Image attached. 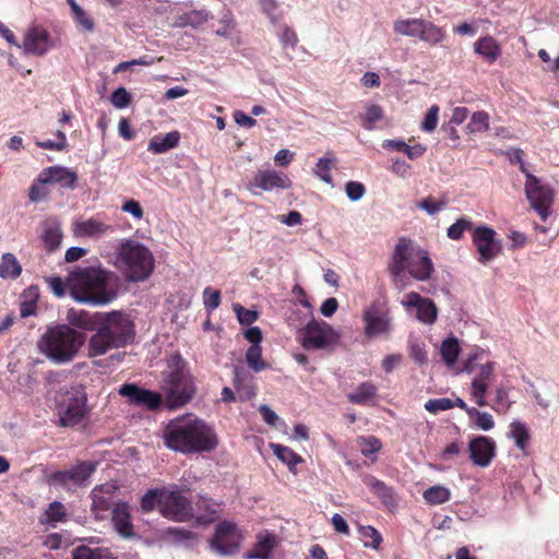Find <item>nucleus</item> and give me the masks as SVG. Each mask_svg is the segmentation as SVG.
<instances>
[{
  "label": "nucleus",
  "instance_id": "nucleus-1",
  "mask_svg": "<svg viewBox=\"0 0 559 559\" xmlns=\"http://www.w3.org/2000/svg\"><path fill=\"white\" fill-rule=\"evenodd\" d=\"M165 445L183 454L209 452L217 445L213 429L193 414L178 416L164 429Z\"/></svg>",
  "mask_w": 559,
  "mask_h": 559
},
{
  "label": "nucleus",
  "instance_id": "nucleus-2",
  "mask_svg": "<svg viewBox=\"0 0 559 559\" xmlns=\"http://www.w3.org/2000/svg\"><path fill=\"white\" fill-rule=\"evenodd\" d=\"M110 263L130 283L147 281L155 269V257L147 246L134 239H121L114 246Z\"/></svg>",
  "mask_w": 559,
  "mask_h": 559
},
{
  "label": "nucleus",
  "instance_id": "nucleus-3",
  "mask_svg": "<svg viewBox=\"0 0 559 559\" xmlns=\"http://www.w3.org/2000/svg\"><path fill=\"white\" fill-rule=\"evenodd\" d=\"M86 342V335L69 324L48 328L38 347L55 364L72 361Z\"/></svg>",
  "mask_w": 559,
  "mask_h": 559
},
{
  "label": "nucleus",
  "instance_id": "nucleus-4",
  "mask_svg": "<svg viewBox=\"0 0 559 559\" xmlns=\"http://www.w3.org/2000/svg\"><path fill=\"white\" fill-rule=\"evenodd\" d=\"M160 389L169 408L189 403L195 394V383L187 362L179 354L170 355L163 373Z\"/></svg>",
  "mask_w": 559,
  "mask_h": 559
},
{
  "label": "nucleus",
  "instance_id": "nucleus-5",
  "mask_svg": "<svg viewBox=\"0 0 559 559\" xmlns=\"http://www.w3.org/2000/svg\"><path fill=\"white\" fill-rule=\"evenodd\" d=\"M71 297L84 304H105V270L80 267L70 273L67 280Z\"/></svg>",
  "mask_w": 559,
  "mask_h": 559
},
{
  "label": "nucleus",
  "instance_id": "nucleus-6",
  "mask_svg": "<svg viewBox=\"0 0 559 559\" xmlns=\"http://www.w3.org/2000/svg\"><path fill=\"white\" fill-rule=\"evenodd\" d=\"M400 253V263L408 274L417 281H427L433 272V264L426 250L414 245L411 240L402 238L395 246L393 255Z\"/></svg>",
  "mask_w": 559,
  "mask_h": 559
},
{
  "label": "nucleus",
  "instance_id": "nucleus-7",
  "mask_svg": "<svg viewBox=\"0 0 559 559\" xmlns=\"http://www.w3.org/2000/svg\"><path fill=\"white\" fill-rule=\"evenodd\" d=\"M395 34L407 37H417L431 46L441 44L445 38L442 27L423 19H397L393 22Z\"/></svg>",
  "mask_w": 559,
  "mask_h": 559
},
{
  "label": "nucleus",
  "instance_id": "nucleus-8",
  "mask_svg": "<svg viewBox=\"0 0 559 559\" xmlns=\"http://www.w3.org/2000/svg\"><path fill=\"white\" fill-rule=\"evenodd\" d=\"M57 409L61 426L76 425L86 413V393L81 386H72L59 395Z\"/></svg>",
  "mask_w": 559,
  "mask_h": 559
},
{
  "label": "nucleus",
  "instance_id": "nucleus-9",
  "mask_svg": "<svg viewBox=\"0 0 559 559\" xmlns=\"http://www.w3.org/2000/svg\"><path fill=\"white\" fill-rule=\"evenodd\" d=\"M97 463L83 461L64 471H56L47 476L51 486H60L69 491L86 486L87 480L95 472Z\"/></svg>",
  "mask_w": 559,
  "mask_h": 559
},
{
  "label": "nucleus",
  "instance_id": "nucleus-10",
  "mask_svg": "<svg viewBox=\"0 0 559 559\" xmlns=\"http://www.w3.org/2000/svg\"><path fill=\"white\" fill-rule=\"evenodd\" d=\"M525 177L524 189L526 198L531 206L545 222L549 216V209L554 202V192L549 186L543 185L540 180L531 173H526Z\"/></svg>",
  "mask_w": 559,
  "mask_h": 559
},
{
  "label": "nucleus",
  "instance_id": "nucleus-11",
  "mask_svg": "<svg viewBox=\"0 0 559 559\" xmlns=\"http://www.w3.org/2000/svg\"><path fill=\"white\" fill-rule=\"evenodd\" d=\"M133 336L134 325L127 314L120 311L107 313V349L126 346Z\"/></svg>",
  "mask_w": 559,
  "mask_h": 559
},
{
  "label": "nucleus",
  "instance_id": "nucleus-12",
  "mask_svg": "<svg viewBox=\"0 0 559 559\" xmlns=\"http://www.w3.org/2000/svg\"><path fill=\"white\" fill-rule=\"evenodd\" d=\"M337 337L330 324L311 320L301 332V345L306 349H320L335 342Z\"/></svg>",
  "mask_w": 559,
  "mask_h": 559
},
{
  "label": "nucleus",
  "instance_id": "nucleus-13",
  "mask_svg": "<svg viewBox=\"0 0 559 559\" xmlns=\"http://www.w3.org/2000/svg\"><path fill=\"white\" fill-rule=\"evenodd\" d=\"M162 514L169 520L183 522L192 516L191 502L180 491L166 489L162 495Z\"/></svg>",
  "mask_w": 559,
  "mask_h": 559
},
{
  "label": "nucleus",
  "instance_id": "nucleus-14",
  "mask_svg": "<svg viewBox=\"0 0 559 559\" xmlns=\"http://www.w3.org/2000/svg\"><path fill=\"white\" fill-rule=\"evenodd\" d=\"M473 242L479 254L478 261L481 264L491 262L501 252V243L496 240V231L486 226L475 228Z\"/></svg>",
  "mask_w": 559,
  "mask_h": 559
},
{
  "label": "nucleus",
  "instance_id": "nucleus-15",
  "mask_svg": "<svg viewBox=\"0 0 559 559\" xmlns=\"http://www.w3.org/2000/svg\"><path fill=\"white\" fill-rule=\"evenodd\" d=\"M401 305L407 312L416 310V318L424 324L435 323L438 314L436 304L429 299L420 296L418 293L412 292L406 294L401 300Z\"/></svg>",
  "mask_w": 559,
  "mask_h": 559
},
{
  "label": "nucleus",
  "instance_id": "nucleus-16",
  "mask_svg": "<svg viewBox=\"0 0 559 559\" xmlns=\"http://www.w3.org/2000/svg\"><path fill=\"white\" fill-rule=\"evenodd\" d=\"M240 539L236 524L222 522L216 526L212 548L221 555H231L238 549Z\"/></svg>",
  "mask_w": 559,
  "mask_h": 559
},
{
  "label": "nucleus",
  "instance_id": "nucleus-17",
  "mask_svg": "<svg viewBox=\"0 0 559 559\" xmlns=\"http://www.w3.org/2000/svg\"><path fill=\"white\" fill-rule=\"evenodd\" d=\"M496 442L486 436L473 437L468 442V452L472 463L479 467H487L496 456Z\"/></svg>",
  "mask_w": 559,
  "mask_h": 559
},
{
  "label": "nucleus",
  "instance_id": "nucleus-18",
  "mask_svg": "<svg viewBox=\"0 0 559 559\" xmlns=\"http://www.w3.org/2000/svg\"><path fill=\"white\" fill-rule=\"evenodd\" d=\"M67 321L71 328L83 331H105V313L90 312L87 310L69 309Z\"/></svg>",
  "mask_w": 559,
  "mask_h": 559
},
{
  "label": "nucleus",
  "instance_id": "nucleus-19",
  "mask_svg": "<svg viewBox=\"0 0 559 559\" xmlns=\"http://www.w3.org/2000/svg\"><path fill=\"white\" fill-rule=\"evenodd\" d=\"M292 187V180L287 175L275 170H258L252 180L248 185V189L254 192V188L263 191H272L273 189L286 190Z\"/></svg>",
  "mask_w": 559,
  "mask_h": 559
},
{
  "label": "nucleus",
  "instance_id": "nucleus-20",
  "mask_svg": "<svg viewBox=\"0 0 559 559\" xmlns=\"http://www.w3.org/2000/svg\"><path fill=\"white\" fill-rule=\"evenodd\" d=\"M118 393L127 397L130 403L145 406L148 409H156L162 404V395L159 393L140 388L133 383L121 385Z\"/></svg>",
  "mask_w": 559,
  "mask_h": 559
},
{
  "label": "nucleus",
  "instance_id": "nucleus-21",
  "mask_svg": "<svg viewBox=\"0 0 559 559\" xmlns=\"http://www.w3.org/2000/svg\"><path fill=\"white\" fill-rule=\"evenodd\" d=\"M493 362L483 364L472 380L471 396L479 407L488 405L486 394L493 380Z\"/></svg>",
  "mask_w": 559,
  "mask_h": 559
},
{
  "label": "nucleus",
  "instance_id": "nucleus-22",
  "mask_svg": "<svg viewBox=\"0 0 559 559\" xmlns=\"http://www.w3.org/2000/svg\"><path fill=\"white\" fill-rule=\"evenodd\" d=\"M362 320L366 324L365 334L368 337L386 334L391 330V319L380 311L377 304H372L365 310Z\"/></svg>",
  "mask_w": 559,
  "mask_h": 559
},
{
  "label": "nucleus",
  "instance_id": "nucleus-23",
  "mask_svg": "<svg viewBox=\"0 0 559 559\" xmlns=\"http://www.w3.org/2000/svg\"><path fill=\"white\" fill-rule=\"evenodd\" d=\"M21 48L25 53L44 56L50 48V34L39 25L33 26L25 33Z\"/></svg>",
  "mask_w": 559,
  "mask_h": 559
},
{
  "label": "nucleus",
  "instance_id": "nucleus-24",
  "mask_svg": "<svg viewBox=\"0 0 559 559\" xmlns=\"http://www.w3.org/2000/svg\"><path fill=\"white\" fill-rule=\"evenodd\" d=\"M76 181L75 173L60 166L45 168L38 176L39 183H58L63 188H74Z\"/></svg>",
  "mask_w": 559,
  "mask_h": 559
},
{
  "label": "nucleus",
  "instance_id": "nucleus-25",
  "mask_svg": "<svg viewBox=\"0 0 559 559\" xmlns=\"http://www.w3.org/2000/svg\"><path fill=\"white\" fill-rule=\"evenodd\" d=\"M111 523L115 531L124 538L134 535V528L130 515V507L126 502L115 504L111 511Z\"/></svg>",
  "mask_w": 559,
  "mask_h": 559
},
{
  "label": "nucleus",
  "instance_id": "nucleus-26",
  "mask_svg": "<svg viewBox=\"0 0 559 559\" xmlns=\"http://www.w3.org/2000/svg\"><path fill=\"white\" fill-rule=\"evenodd\" d=\"M45 249L48 252H53L59 249L63 233L61 229V224L57 218L50 217L44 221L41 226V236H40Z\"/></svg>",
  "mask_w": 559,
  "mask_h": 559
},
{
  "label": "nucleus",
  "instance_id": "nucleus-27",
  "mask_svg": "<svg viewBox=\"0 0 559 559\" xmlns=\"http://www.w3.org/2000/svg\"><path fill=\"white\" fill-rule=\"evenodd\" d=\"M474 51L487 62L493 63L501 56V45L490 35L480 37L474 43Z\"/></svg>",
  "mask_w": 559,
  "mask_h": 559
},
{
  "label": "nucleus",
  "instance_id": "nucleus-28",
  "mask_svg": "<svg viewBox=\"0 0 559 559\" xmlns=\"http://www.w3.org/2000/svg\"><path fill=\"white\" fill-rule=\"evenodd\" d=\"M384 119L383 108L374 103L367 102L358 114V120L366 129H373L376 124Z\"/></svg>",
  "mask_w": 559,
  "mask_h": 559
},
{
  "label": "nucleus",
  "instance_id": "nucleus-29",
  "mask_svg": "<svg viewBox=\"0 0 559 559\" xmlns=\"http://www.w3.org/2000/svg\"><path fill=\"white\" fill-rule=\"evenodd\" d=\"M277 539L274 534H260L258 535V540L252 548V550L248 554L249 559H269L271 551L276 546Z\"/></svg>",
  "mask_w": 559,
  "mask_h": 559
},
{
  "label": "nucleus",
  "instance_id": "nucleus-30",
  "mask_svg": "<svg viewBox=\"0 0 559 559\" xmlns=\"http://www.w3.org/2000/svg\"><path fill=\"white\" fill-rule=\"evenodd\" d=\"M270 448L272 449L274 455H276L280 461L288 466L292 473L297 474L296 466L302 462L300 455L295 453L290 448L278 443H271Z\"/></svg>",
  "mask_w": 559,
  "mask_h": 559
},
{
  "label": "nucleus",
  "instance_id": "nucleus-31",
  "mask_svg": "<svg viewBox=\"0 0 559 559\" xmlns=\"http://www.w3.org/2000/svg\"><path fill=\"white\" fill-rule=\"evenodd\" d=\"M401 255H393L389 263V273L397 290L402 292L408 286V278L405 274L404 266L400 263Z\"/></svg>",
  "mask_w": 559,
  "mask_h": 559
},
{
  "label": "nucleus",
  "instance_id": "nucleus-32",
  "mask_svg": "<svg viewBox=\"0 0 559 559\" xmlns=\"http://www.w3.org/2000/svg\"><path fill=\"white\" fill-rule=\"evenodd\" d=\"M383 146L390 151L404 153L411 159L420 157L426 151V147L418 142H386Z\"/></svg>",
  "mask_w": 559,
  "mask_h": 559
},
{
  "label": "nucleus",
  "instance_id": "nucleus-33",
  "mask_svg": "<svg viewBox=\"0 0 559 559\" xmlns=\"http://www.w3.org/2000/svg\"><path fill=\"white\" fill-rule=\"evenodd\" d=\"M69 4L72 13V17L76 27L83 32H93L94 22L93 19L76 3L75 0H66Z\"/></svg>",
  "mask_w": 559,
  "mask_h": 559
},
{
  "label": "nucleus",
  "instance_id": "nucleus-34",
  "mask_svg": "<svg viewBox=\"0 0 559 559\" xmlns=\"http://www.w3.org/2000/svg\"><path fill=\"white\" fill-rule=\"evenodd\" d=\"M210 14L206 10H192L180 15L176 22L179 27L191 26L192 28H199L207 22Z\"/></svg>",
  "mask_w": 559,
  "mask_h": 559
},
{
  "label": "nucleus",
  "instance_id": "nucleus-35",
  "mask_svg": "<svg viewBox=\"0 0 559 559\" xmlns=\"http://www.w3.org/2000/svg\"><path fill=\"white\" fill-rule=\"evenodd\" d=\"M22 266L14 254L7 252L1 258L0 277L16 278L21 275Z\"/></svg>",
  "mask_w": 559,
  "mask_h": 559
},
{
  "label": "nucleus",
  "instance_id": "nucleus-36",
  "mask_svg": "<svg viewBox=\"0 0 559 559\" xmlns=\"http://www.w3.org/2000/svg\"><path fill=\"white\" fill-rule=\"evenodd\" d=\"M336 164V158L332 153H326L323 157L319 158L313 169L314 175L322 181L332 185L331 168Z\"/></svg>",
  "mask_w": 559,
  "mask_h": 559
},
{
  "label": "nucleus",
  "instance_id": "nucleus-37",
  "mask_svg": "<svg viewBox=\"0 0 559 559\" xmlns=\"http://www.w3.org/2000/svg\"><path fill=\"white\" fill-rule=\"evenodd\" d=\"M423 497L430 504H441L450 500L451 491L445 486L435 485L426 489Z\"/></svg>",
  "mask_w": 559,
  "mask_h": 559
},
{
  "label": "nucleus",
  "instance_id": "nucleus-38",
  "mask_svg": "<svg viewBox=\"0 0 559 559\" xmlns=\"http://www.w3.org/2000/svg\"><path fill=\"white\" fill-rule=\"evenodd\" d=\"M365 484L371 489V491L383 500L384 503H389L393 498V490L386 486L383 481L377 479L373 476H366L364 479Z\"/></svg>",
  "mask_w": 559,
  "mask_h": 559
},
{
  "label": "nucleus",
  "instance_id": "nucleus-39",
  "mask_svg": "<svg viewBox=\"0 0 559 559\" xmlns=\"http://www.w3.org/2000/svg\"><path fill=\"white\" fill-rule=\"evenodd\" d=\"M246 361L250 369L255 372L265 370L269 365L262 358L261 345H251L246 353Z\"/></svg>",
  "mask_w": 559,
  "mask_h": 559
},
{
  "label": "nucleus",
  "instance_id": "nucleus-40",
  "mask_svg": "<svg viewBox=\"0 0 559 559\" xmlns=\"http://www.w3.org/2000/svg\"><path fill=\"white\" fill-rule=\"evenodd\" d=\"M376 392L377 388L374 384L362 382L353 393L348 394V400L355 404H364L374 396Z\"/></svg>",
  "mask_w": 559,
  "mask_h": 559
},
{
  "label": "nucleus",
  "instance_id": "nucleus-41",
  "mask_svg": "<svg viewBox=\"0 0 559 559\" xmlns=\"http://www.w3.org/2000/svg\"><path fill=\"white\" fill-rule=\"evenodd\" d=\"M440 353L445 364L452 366L456 361L460 353V345L457 340L454 337L444 340L441 344Z\"/></svg>",
  "mask_w": 559,
  "mask_h": 559
},
{
  "label": "nucleus",
  "instance_id": "nucleus-42",
  "mask_svg": "<svg viewBox=\"0 0 559 559\" xmlns=\"http://www.w3.org/2000/svg\"><path fill=\"white\" fill-rule=\"evenodd\" d=\"M465 128L469 134H478L486 131L489 128V115L485 111L474 112Z\"/></svg>",
  "mask_w": 559,
  "mask_h": 559
},
{
  "label": "nucleus",
  "instance_id": "nucleus-43",
  "mask_svg": "<svg viewBox=\"0 0 559 559\" xmlns=\"http://www.w3.org/2000/svg\"><path fill=\"white\" fill-rule=\"evenodd\" d=\"M468 417L477 429L488 431L495 427L493 417L487 412H480L476 408H472L468 409Z\"/></svg>",
  "mask_w": 559,
  "mask_h": 559
},
{
  "label": "nucleus",
  "instance_id": "nucleus-44",
  "mask_svg": "<svg viewBox=\"0 0 559 559\" xmlns=\"http://www.w3.org/2000/svg\"><path fill=\"white\" fill-rule=\"evenodd\" d=\"M103 231V224L94 218L75 223L74 234L81 237H92Z\"/></svg>",
  "mask_w": 559,
  "mask_h": 559
},
{
  "label": "nucleus",
  "instance_id": "nucleus-45",
  "mask_svg": "<svg viewBox=\"0 0 559 559\" xmlns=\"http://www.w3.org/2000/svg\"><path fill=\"white\" fill-rule=\"evenodd\" d=\"M45 516L46 519L43 522L48 524L63 522L67 518L66 507L59 501H53L45 511Z\"/></svg>",
  "mask_w": 559,
  "mask_h": 559
},
{
  "label": "nucleus",
  "instance_id": "nucleus-46",
  "mask_svg": "<svg viewBox=\"0 0 559 559\" xmlns=\"http://www.w3.org/2000/svg\"><path fill=\"white\" fill-rule=\"evenodd\" d=\"M166 491V489H151L148 490L141 499V508L143 511L148 512L152 511L155 506L159 507V511L162 512V495Z\"/></svg>",
  "mask_w": 559,
  "mask_h": 559
},
{
  "label": "nucleus",
  "instance_id": "nucleus-47",
  "mask_svg": "<svg viewBox=\"0 0 559 559\" xmlns=\"http://www.w3.org/2000/svg\"><path fill=\"white\" fill-rule=\"evenodd\" d=\"M105 354V331L95 333L87 344V357L95 358Z\"/></svg>",
  "mask_w": 559,
  "mask_h": 559
},
{
  "label": "nucleus",
  "instance_id": "nucleus-48",
  "mask_svg": "<svg viewBox=\"0 0 559 559\" xmlns=\"http://www.w3.org/2000/svg\"><path fill=\"white\" fill-rule=\"evenodd\" d=\"M510 437L514 439L515 444L520 450L525 449L530 438L525 425L520 421H513L511 424Z\"/></svg>",
  "mask_w": 559,
  "mask_h": 559
},
{
  "label": "nucleus",
  "instance_id": "nucleus-49",
  "mask_svg": "<svg viewBox=\"0 0 559 559\" xmlns=\"http://www.w3.org/2000/svg\"><path fill=\"white\" fill-rule=\"evenodd\" d=\"M439 111L440 108L438 105H432L429 107L420 123V129L423 131L432 132L437 128L439 121Z\"/></svg>",
  "mask_w": 559,
  "mask_h": 559
},
{
  "label": "nucleus",
  "instance_id": "nucleus-50",
  "mask_svg": "<svg viewBox=\"0 0 559 559\" xmlns=\"http://www.w3.org/2000/svg\"><path fill=\"white\" fill-rule=\"evenodd\" d=\"M72 559H105V554L102 548H91L82 545L76 547L72 552Z\"/></svg>",
  "mask_w": 559,
  "mask_h": 559
},
{
  "label": "nucleus",
  "instance_id": "nucleus-51",
  "mask_svg": "<svg viewBox=\"0 0 559 559\" xmlns=\"http://www.w3.org/2000/svg\"><path fill=\"white\" fill-rule=\"evenodd\" d=\"M453 407V401L448 397L431 399L425 403V409L431 414H438L439 412L448 411Z\"/></svg>",
  "mask_w": 559,
  "mask_h": 559
},
{
  "label": "nucleus",
  "instance_id": "nucleus-52",
  "mask_svg": "<svg viewBox=\"0 0 559 559\" xmlns=\"http://www.w3.org/2000/svg\"><path fill=\"white\" fill-rule=\"evenodd\" d=\"M360 535L362 536V538L371 540L370 543L365 540L364 542L365 547H371L373 549H378L382 542V537H381L380 533L373 526H369V525L361 526Z\"/></svg>",
  "mask_w": 559,
  "mask_h": 559
},
{
  "label": "nucleus",
  "instance_id": "nucleus-53",
  "mask_svg": "<svg viewBox=\"0 0 559 559\" xmlns=\"http://www.w3.org/2000/svg\"><path fill=\"white\" fill-rule=\"evenodd\" d=\"M447 205V202L444 201H437L432 197H428L419 202L416 203V206L423 211H425L429 215H435L438 212H440L444 206Z\"/></svg>",
  "mask_w": 559,
  "mask_h": 559
},
{
  "label": "nucleus",
  "instance_id": "nucleus-54",
  "mask_svg": "<svg viewBox=\"0 0 559 559\" xmlns=\"http://www.w3.org/2000/svg\"><path fill=\"white\" fill-rule=\"evenodd\" d=\"M122 287V280L115 273L107 271V304L114 300Z\"/></svg>",
  "mask_w": 559,
  "mask_h": 559
},
{
  "label": "nucleus",
  "instance_id": "nucleus-55",
  "mask_svg": "<svg viewBox=\"0 0 559 559\" xmlns=\"http://www.w3.org/2000/svg\"><path fill=\"white\" fill-rule=\"evenodd\" d=\"M132 95L124 88L118 87L110 96V102L116 108H126L130 105Z\"/></svg>",
  "mask_w": 559,
  "mask_h": 559
},
{
  "label": "nucleus",
  "instance_id": "nucleus-56",
  "mask_svg": "<svg viewBox=\"0 0 559 559\" xmlns=\"http://www.w3.org/2000/svg\"><path fill=\"white\" fill-rule=\"evenodd\" d=\"M360 452L365 456H369L381 449V442L378 438L370 436L359 439Z\"/></svg>",
  "mask_w": 559,
  "mask_h": 559
},
{
  "label": "nucleus",
  "instance_id": "nucleus-57",
  "mask_svg": "<svg viewBox=\"0 0 559 559\" xmlns=\"http://www.w3.org/2000/svg\"><path fill=\"white\" fill-rule=\"evenodd\" d=\"M203 302L207 311H213L221 305V292L206 287L203 290Z\"/></svg>",
  "mask_w": 559,
  "mask_h": 559
},
{
  "label": "nucleus",
  "instance_id": "nucleus-58",
  "mask_svg": "<svg viewBox=\"0 0 559 559\" xmlns=\"http://www.w3.org/2000/svg\"><path fill=\"white\" fill-rule=\"evenodd\" d=\"M104 485L95 487L91 492L92 510L96 518H103L99 512L105 510V499L103 497Z\"/></svg>",
  "mask_w": 559,
  "mask_h": 559
},
{
  "label": "nucleus",
  "instance_id": "nucleus-59",
  "mask_svg": "<svg viewBox=\"0 0 559 559\" xmlns=\"http://www.w3.org/2000/svg\"><path fill=\"white\" fill-rule=\"evenodd\" d=\"M471 227V221L466 218H460L448 228L447 235L450 239L459 240L462 237L464 230L469 229Z\"/></svg>",
  "mask_w": 559,
  "mask_h": 559
},
{
  "label": "nucleus",
  "instance_id": "nucleus-60",
  "mask_svg": "<svg viewBox=\"0 0 559 559\" xmlns=\"http://www.w3.org/2000/svg\"><path fill=\"white\" fill-rule=\"evenodd\" d=\"M261 11L275 23L280 20L278 2L277 0H259Z\"/></svg>",
  "mask_w": 559,
  "mask_h": 559
},
{
  "label": "nucleus",
  "instance_id": "nucleus-61",
  "mask_svg": "<svg viewBox=\"0 0 559 559\" xmlns=\"http://www.w3.org/2000/svg\"><path fill=\"white\" fill-rule=\"evenodd\" d=\"M345 192L350 201H359L366 193V188L358 181H348L345 185Z\"/></svg>",
  "mask_w": 559,
  "mask_h": 559
},
{
  "label": "nucleus",
  "instance_id": "nucleus-62",
  "mask_svg": "<svg viewBox=\"0 0 559 559\" xmlns=\"http://www.w3.org/2000/svg\"><path fill=\"white\" fill-rule=\"evenodd\" d=\"M121 210L124 213L130 214L135 221H141L144 216V211L141 204L133 199L124 200Z\"/></svg>",
  "mask_w": 559,
  "mask_h": 559
},
{
  "label": "nucleus",
  "instance_id": "nucleus-63",
  "mask_svg": "<svg viewBox=\"0 0 559 559\" xmlns=\"http://www.w3.org/2000/svg\"><path fill=\"white\" fill-rule=\"evenodd\" d=\"M234 311L239 322L243 325H250L258 319L257 311L248 310L238 304L234 305Z\"/></svg>",
  "mask_w": 559,
  "mask_h": 559
},
{
  "label": "nucleus",
  "instance_id": "nucleus-64",
  "mask_svg": "<svg viewBox=\"0 0 559 559\" xmlns=\"http://www.w3.org/2000/svg\"><path fill=\"white\" fill-rule=\"evenodd\" d=\"M409 356L418 365H424L428 360L427 352H426L425 347L419 343H411L409 344Z\"/></svg>",
  "mask_w": 559,
  "mask_h": 559
}]
</instances>
